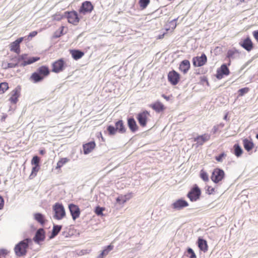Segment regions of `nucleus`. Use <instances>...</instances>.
<instances>
[{"mask_svg":"<svg viewBox=\"0 0 258 258\" xmlns=\"http://www.w3.org/2000/svg\"><path fill=\"white\" fill-rule=\"evenodd\" d=\"M252 34L255 39L258 42V30L252 32Z\"/></svg>","mask_w":258,"mask_h":258,"instance_id":"obj_57","label":"nucleus"},{"mask_svg":"<svg viewBox=\"0 0 258 258\" xmlns=\"http://www.w3.org/2000/svg\"><path fill=\"white\" fill-rule=\"evenodd\" d=\"M215 191V188L210 186H206V193L208 195L213 194Z\"/></svg>","mask_w":258,"mask_h":258,"instance_id":"obj_49","label":"nucleus"},{"mask_svg":"<svg viewBox=\"0 0 258 258\" xmlns=\"http://www.w3.org/2000/svg\"><path fill=\"white\" fill-rule=\"evenodd\" d=\"M249 91V88L247 87L242 88L238 90V95L239 96H242L246 93H247Z\"/></svg>","mask_w":258,"mask_h":258,"instance_id":"obj_46","label":"nucleus"},{"mask_svg":"<svg viewBox=\"0 0 258 258\" xmlns=\"http://www.w3.org/2000/svg\"><path fill=\"white\" fill-rule=\"evenodd\" d=\"M211 135L208 134H204L202 135H199L194 138V142H197L198 146H202L204 143L209 141L210 139Z\"/></svg>","mask_w":258,"mask_h":258,"instance_id":"obj_17","label":"nucleus"},{"mask_svg":"<svg viewBox=\"0 0 258 258\" xmlns=\"http://www.w3.org/2000/svg\"><path fill=\"white\" fill-rule=\"evenodd\" d=\"M201 81L203 83H206L207 85H209V82H208V79L206 77H205V76L201 77Z\"/></svg>","mask_w":258,"mask_h":258,"instance_id":"obj_58","label":"nucleus"},{"mask_svg":"<svg viewBox=\"0 0 258 258\" xmlns=\"http://www.w3.org/2000/svg\"><path fill=\"white\" fill-rule=\"evenodd\" d=\"M20 67V63L17 62L16 63H12L9 62L7 64V67H5V69H9V68H15L16 67Z\"/></svg>","mask_w":258,"mask_h":258,"instance_id":"obj_48","label":"nucleus"},{"mask_svg":"<svg viewBox=\"0 0 258 258\" xmlns=\"http://www.w3.org/2000/svg\"><path fill=\"white\" fill-rule=\"evenodd\" d=\"M69 159L67 158H61L57 163L56 169L60 168L64 164L69 162Z\"/></svg>","mask_w":258,"mask_h":258,"instance_id":"obj_37","label":"nucleus"},{"mask_svg":"<svg viewBox=\"0 0 258 258\" xmlns=\"http://www.w3.org/2000/svg\"><path fill=\"white\" fill-rule=\"evenodd\" d=\"M30 79L33 83H37L42 81L44 78L36 71L32 74Z\"/></svg>","mask_w":258,"mask_h":258,"instance_id":"obj_31","label":"nucleus"},{"mask_svg":"<svg viewBox=\"0 0 258 258\" xmlns=\"http://www.w3.org/2000/svg\"><path fill=\"white\" fill-rule=\"evenodd\" d=\"M254 59V57L251 58L250 59L248 60L246 62L243 64V66L242 67L241 69H244L246 67H247L250 63L252 62Z\"/></svg>","mask_w":258,"mask_h":258,"instance_id":"obj_51","label":"nucleus"},{"mask_svg":"<svg viewBox=\"0 0 258 258\" xmlns=\"http://www.w3.org/2000/svg\"><path fill=\"white\" fill-rule=\"evenodd\" d=\"M105 210L103 207H101L99 206L95 207L94 212L95 214L98 216H101L103 215V211Z\"/></svg>","mask_w":258,"mask_h":258,"instance_id":"obj_42","label":"nucleus"},{"mask_svg":"<svg viewBox=\"0 0 258 258\" xmlns=\"http://www.w3.org/2000/svg\"><path fill=\"white\" fill-rule=\"evenodd\" d=\"M150 107L157 113L163 111L165 108L164 105L159 101L150 104Z\"/></svg>","mask_w":258,"mask_h":258,"instance_id":"obj_22","label":"nucleus"},{"mask_svg":"<svg viewBox=\"0 0 258 258\" xmlns=\"http://www.w3.org/2000/svg\"><path fill=\"white\" fill-rule=\"evenodd\" d=\"M239 54L240 52L239 51L235 48H233L231 49L228 50L227 54V57L230 59H233L238 57L239 56Z\"/></svg>","mask_w":258,"mask_h":258,"instance_id":"obj_25","label":"nucleus"},{"mask_svg":"<svg viewBox=\"0 0 258 258\" xmlns=\"http://www.w3.org/2000/svg\"><path fill=\"white\" fill-rule=\"evenodd\" d=\"M7 253V250L3 248L0 249V255H3L5 256Z\"/></svg>","mask_w":258,"mask_h":258,"instance_id":"obj_56","label":"nucleus"},{"mask_svg":"<svg viewBox=\"0 0 258 258\" xmlns=\"http://www.w3.org/2000/svg\"><path fill=\"white\" fill-rule=\"evenodd\" d=\"M131 195L132 194L131 193L126 195L118 197L116 199V202L120 204H124L131 198Z\"/></svg>","mask_w":258,"mask_h":258,"instance_id":"obj_34","label":"nucleus"},{"mask_svg":"<svg viewBox=\"0 0 258 258\" xmlns=\"http://www.w3.org/2000/svg\"><path fill=\"white\" fill-rule=\"evenodd\" d=\"M4 198L0 195V210H2L4 208Z\"/></svg>","mask_w":258,"mask_h":258,"instance_id":"obj_55","label":"nucleus"},{"mask_svg":"<svg viewBox=\"0 0 258 258\" xmlns=\"http://www.w3.org/2000/svg\"><path fill=\"white\" fill-rule=\"evenodd\" d=\"M9 89L8 83L2 82L0 83V93H4Z\"/></svg>","mask_w":258,"mask_h":258,"instance_id":"obj_39","label":"nucleus"},{"mask_svg":"<svg viewBox=\"0 0 258 258\" xmlns=\"http://www.w3.org/2000/svg\"><path fill=\"white\" fill-rule=\"evenodd\" d=\"M207 61V57L205 53H202L200 56H196L192 58L193 65L195 67H202Z\"/></svg>","mask_w":258,"mask_h":258,"instance_id":"obj_14","label":"nucleus"},{"mask_svg":"<svg viewBox=\"0 0 258 258\" xmlns=\"http://www.w3.org/2000/svg\"><path fill=\"white\" fill-rule=\"evenodd\" d=\"M53 210L54 212L53 217L56 220H61L66 216L65 209L62 204L56 203L53 206Z\"/></svg>","mask_w":258,"mask_h":258,"instance_id":"obj_3","label":"nucleus"},{"mask_svg":"<svg viewBox=\"0 0 258 258\" xmlns=\"http://www.w3.org/2000/svg\"><path fill=\"white\" fill-rule=\"evenodd\" d=\"M197 244L199 249L204 252L208 250V244L207 241L202 237H199L197 240Z\"/></svg>","mask_w":258,"mask_h":258,"instance_id":"obj_20","label":"nucleus"},{"mask_svg":"<svg viewBox=\"0 0 258 258\" xmlns=\"http://www.w3.org/2000/svg\"><path fill=\"white\" fill-rule=\"evenodd\" d=\"M70 53L72 57L75 60H78L82 57L84 55V52L79 49H73L70 50Z\"/></svg>","mask_w":258,"mask_h":258,"instance_id":"obj_26","label":"nucleus"},{"mask_svg":"<svg viewBox=\"0 0 258 258\" xmlns=\"http://www.w3.org/2000/svg\"><path fill=\"white\" fill-rule=\"evenodd\" d=\"M107 131L110 136L114 135L117 132L115 126L109 125L107 126Z\"/></svg>","mask_w":258,"mask_h":258,"instance_id":"obj_38","label":"nucleus"},{"mask_svg":"<svg viewBox=\"0 0 258 258\" xmlns=\"http://www.w3.org/2000/svg\"><path fill=\"white\" fill-rule=\"evenodd\" d=\"M66 63L63 58H60L52 64V72L59 73L63 71Z\"/></svg>","mask_w":258,"mask_h":258,"instance_id":"obj_8","label":"nucleus"},{"mask_svg":"<svg viewBox=\"0 0 258 258\" xmlns=\"http://www.w3.org/2000/svg\"><path fill=\"white\" fill-rule=\"evenodd\" d=\"M40 169V165H34L32 167L31 173L30 176H35L37 175V172L39 171Z\"/></svg>","mask_w":258,"mask_h":258,"instance_id":"obj_44","label":"nucleus"},{"mask_svg":"<svg viewBox=\"0 0 258 258\" xmlns=\"http://www.w3.org/2000/svg\"><path fill=\"white\" fill-rule=\"evenodd\" d=\"M20 96V91L17 88L12 92V96L10 98V101L13 104H16L18 101V97Z\"/></svg>","mask_w":258,"mask_h":258,"instance_id":"obj_28","label":"nucleus"},{"mask_svg":"<svg viewBox=\"0 0 258 258\" xmlns=\"http://www.w3.org/2000/svg\"><path fill=\"white\" fill-rule=\"evenodd\" d=\"M62 228L61 225H53V228L51 231V233L49 236L50 239L54 238L60 232Z\"/></svg>","mask_w":258,"mask_h":258,"instance_id":"obj_30","label":"nucleus"},{"mask_svg":"<svg viewBox=\"0 0 258 258\" xmlns=\"http://www.w3.org/2000/svg\"><path fill=\"white\" fill-rule=\"evenodd\" d=\"M164 35H165V33H164L163 34H162L161 35H158V39H162L164 37Z\"/></svg>","mask_w":258,"mask_h":258,"instance_id":"obj_63","label":"nucleus"},{"mask_svg":"<svg viewBox=\"0 0 258 258\" xmlns=\"http://www.w3.org/2000/svg\"><path fill=\"white\" fill-rule=\"evenodd\" d=\"M186 255L189 258H197L196 255L194 251L190 247L187 248L186 250Z\"/></svg>","mask_w":258,"mask_h":258,"instance_id":"obj_43","label":"nucleus"},{"mask_svg":"<svg viewBox=\"0 0 258 258\" xmlns=\"http://www.w3.org/2000/svg\"><path fill=\"white\" fill-rule=\"evenodd\" d=\"M69 209L74 220H75L79 217L81 211L79 207L77 205L74 204H70L69 205Z\"/></svg>","mask_w":258,"mask_h":258,"instance_id":"obj_16","label":"nucleus"},{"mask_svg":"<svg viewBox=\"0 0 258 258\" xmlns=\"http://www.w3.org/2000/svg\"><path fill=\"white\" fill-rule=\"evenodd\" d=\"M45 153H46V151H45V149H41L39 150V153H40V154H41L42 155L45 154Z\"/></svg>","mask_w":258,"mask_h":258,"instance_id":"obj_61","label":"nucleus"},{"mask_svg":"<svg viewBox=\"0 0 258 258\" xmlns=\"http://www.w3.org/2000/svg\"><path fill=\"white\" fill-rule=\"evenodd\" d=\"M94 10V6L90 1H85L83 2L79 9V12L80 14L84 15L90 14Z\"/></svg>","mask_w":258,"mask_h":258,"instance_id":"obj_6","label":"nucleus"},{"mask_svg":"<svg viewBox=\"0 0 258 258\" xmlns=\"http://www.w3.org/2000/svg\"><path fill=\"white\" fill-rule=\"evenodd\" d=\"M190 68V62L189 60L184 59L182 60L179 67V69L184 74H186Z\"/></svg>","mask_w":258,"mask_h":258,"instance_id":"obj_24","label":"nucleus"},{"mask_svg":"<svg viewBox=\"0 0 258 258\" xmlns=\"http://www.w3.org/2000/svg\"><path fill=\"white\" fill-rule=\"evenodd\" d=\"M243 144L244 149L248 152L252 150L253 147V143L247 139H244L243 140Z\"/></svg>","mask_w":258,"mask_h":258,"instance_id":"obj_33","label":"nucleus"},{"mask_svg":"<svg viewBox=\"0 0 258 258\" xmlns=\"http://www.w3.org/2000/svg\"><path fill=\"white\" fill-rule=\"evenodd\" d=\"M36 72L44 78L48 76L50 74V70L48 67L46 66H42L39 67L37 69Z\"/></svg>","mask_w":258,"mask_h":258,"instance_id":"obj_23","label":"nucleus"},{"mask_svg":"<svg viewBox=\"0 0 258 258\" xmlns=\"http://www.w3.org/2000/svg\"><path fill=\"white\" fill-rule=\"evenodd\" d=\"M224 177L225 172L224 170L221 168H216L213 170L211 179L215 183H218L222 181Z\"/></svg>","mask_w":258,"mask_h":258,"instance_id":"obj_5","label":"nucleus"},{"mask_svg":"<svg viewBox=\"0 0 258 258\" xmlns=\"http://www.w3.org/2000/svg\"><path fill=\"white\" fill-rule=\"evenodd\" d=\"M127 124L128 128L132 133H136L139 129L137 122L133 117H128L127 119Z\"/></svg>","mask_w":258,"mask_h":258,"instance_id":"obj_18","label":"nucleus"},{"mask_svg":"<svg viewBox=\"0 0 258 258\" xmlns=\"http://www.w3.org/2000/svg\"><path fill=\"white\" fill-rule=\"evenodd\" d=\"M216 126H218L219 129L220 128H223L224 126V124L223 123H220V124L217 125Z\"/></svg>","mask_w":258,"mask_h":258,"instance_id":"obj_62","label":"nucleus"},{"mask_svg":"<svg viewBox=\"0 0 258 258\" xmlns=\"http://www.w3.org/2000/svg\"><path fill=\"white\" fill-rule=\"evenodd\" d=\"M64 18L68 19V22L73 24L74 25H77L80 21L78 13L75 11L70 12H65L63 14Z\"/></svg>","mask_w":258,"mask_h":258,"instance_id":"obj_4","label":"nucleus"},{"mask_svg":"<svg viewBox=\"0 0 258 258\" xmlns=\"http://www.w3.org/2000/svg\"><path fill=\"white\" fill-rule=\"evenodd\" d=\"M64 18V17L63 16V14L62 15H56L54 16L53 19L55 20L59 21Z\"/></svg>","mask_w":258,"mask_h":258,"instance_id":"obj_52","label":"nucleus"},{"mask_svg":"<svg viewBox=\"0 0 258 258\" xmlns=\"http://www.w3.org/2000/svg\"><path fill=\"white\" fill-rule=\"evenodd\" d=\"M40 59V57H27V59L25 61H23L20 63V67H24L29 64H31Z\"/></svg>","mask_w":258,"mask_h":258,"instance_id":"obj_27","label":"nucleus"},{"mask_svg":"<svg viewBox=\"0 0 258 258\" xmlns=\"http://www.w3.org/2000/svg\"><path fill=\"white\" fill-rule=\"evenodd\" d=\"M233 153L237 157L241 156L243 150L238 144H235L233 146Z\"/></svg>","mask_w":258,"mask_h":258,"instance_id":"obj_35","label":"nucleus"},{"mask_svg":"<svg viewBox=\"0 0 258 258\" xmlns=\"http://www.w3.org/2000/svg\"><path fill=\"white\" fill-rule=\"evenodd\" d=\"M26 37L18 38L10 44V50L19 54L20 53V43L24 40Z\"/></svg>","mask_w":258,"mask_h":258,"instance_id":"obj_13","label":"nucleus"},{"mask_svg":"<svg viewBox=\"0 0 258 258\" xmlns=\"http://www.w3.org/2000/svg\"><path fill=\"white\" fill-rule=\"evenodd\" d=\"M162 97L167 101L169 100V99H170V96H166L165 94H162Z\"/></svg>","mask_w":258,"mask_h":258,"instance_id":"obj_59","label":"nucleus"},{"mask_svg":"<svg viewBox=\"0 0 258 258\" xmlns=\"http://www.w3.org/2000/svg\"><path fill=\"white\" fill-rule=\"evenodd\" d=\"M95 146L96 144L94 141H91L84 144L83 146L84 154L87 155L90 153L95 148Z\"/></svg>","mask_w":258,"mask_h":258,"instance_id":"obj_21","label":"nucleus"},{"mask_svg":"<svg viewBox=\"0 0 258 258\" xmlns=\"http://www.w3.org/2000/svg\"><path fill=\"white\" fill-rule=\"evenodd\" d=\"M239 45L248 52L250 51L253 48V44L249 36L241 39L239 43Z\"/></svg>","mask_w":258,"mask_h":258,"instance_id":"obj_10","label":"nucleus"},{"mask_svg":"<svg viewBox=\"0 0 258 258\" xmlns=\"http://www.w3.org/2000/svg\"><path fill=\"white\" fill-rule=\"evenodd\" d=\"M37 33H38V32L36 31H32V32H30L28 36H25L26 38L24 39L29 40L30 37L32 38V37L35 36L37 34Z\"/></svg>","mask_w":258,"mask_h":258,"instance_id":"obj_50","label":"nucleus"},{"mask_svg":"<svg viewBox=\"0 0 258 258\" xmlns=\"http://www.w3.org/2000/svg\"><path fill=\"white\" fill-rule=\"evenodd\" d=\"M28 54L26 53L22 54L21 55H19L18 57H15L11 59L12 60H15V59L17 60V62L19 63H21V61H25L27 59Z\"/></svg>","mask_w":258,"mask_h":258,"instance_id":"obj_36","label":"nucleus"},{"mask_svg":"<svg viewBox=\"0 0 258 258\" xmlns=\"http://www.w3.org/2000/svg\"><path fill=\"white\" fill-rule=\"evenodd\" d=\"M31 242L32 240L29 238H25L18 242L14 248L16 255L19 257L25 255L27 252V249Z\"/></svg>","mask_w":258,"mask_h":258,"instance_id":"obj_1","label":"nucleus"},{"mask_svg":"<svg viewBox=\"0 0 258 258\" xmlns=\"http://www.w3.org/2000/svg\"><path fill=\"white\" fill-rule=\"evenodd\" d=\"M7 117V115L6 114H4L2 117L1 120L2 121H5Z\"/></svg>","mask_w":258,"mask_h":258,"instance_id":"obj_60","label":"nucleus"},{"mask_svg":"<svg viewBox=\"0 0 258 258\" xmlns=\"http://www.w3.org/2000/svg\"><path fill=\"white\" fill-rule=\"evenodd\" d=\"M227 118H228V113H226L223 117V119L224 120H227Z\"/></svg>","mask_w":258,"mask_h":258,"instance_id":"obj_64","label":"nucleus"},{"mask_svg":"<svg viewBox=\"0 0 258 258\" xmlns=\"http://www.w3.org/2000/svg\"><path fill=\"white\" fill-rule=\"evenodd\" d=\"M201 190L198 185L194 184L188 192L186 196L192 202H196L200 199L201 196Z\"/></svg>","mask_w":258,"mask_h":258,"instance_id":"obj_2","label":"nucleus"},{"mask_svg":"<svg viewBox=\"0 0 258 258\" xmlns=\"http://www.w3.org/2000/svg\"><path fill=\"white\" fill-rule=\"evenodd\" d=\"M219 126L215 125L213 126V128L211 130V133H212L213 134H216L219 131Z\"/></svg>","mask_w":258,"mask_h":258,"instance_id":"obj_54","label":"nucleus"},{"mask_svg":"<svg viewBox=\"0 0 258 258\" xmlns=\"http://www.w3.org/2000/svg\"><path fill=\"white\" fill-rule=\"evenodd\" d=\"M115 126L117 132L120 134H124L126 131V128L122 120L120 119L116 121Z\"/></svg>","mask_w":258,"mask_h":258,"instance_id":"obj_19","label":"nucleus"},{"mask_svg":"<svg viewBox=\"0 0 258 258\" xmlns=\"http://www.w3.org/2000/svg\"><path fill=\"white\" fill-rule=\"evenodd\" d=\"M34 219L41 225H44L45 223V216L40 213H35L34 214Z\"/></svg>","mask_w":258,"mask_h":258,"instance_id":"obj_29","label":"nucleus"},{"mask_svg":"<svg viewBox=\"0 0 258 258\" xmlns=\"http://www.w3.org/2000/svg\"><path fill=\"white\" fill-rule=\"evenodd\" d=\"M113 246L111 244L108 245L105 247L104 249L101 251L100 254L97 256V258H103L105 256L107 255L108 253L113 249Z\"/></svg>","mask_w":258,"mask_h":258,"instance_id":"obj_32","label":"nucleus"},{"mask_svg":"<svg viewBox=\"0 0 258 258\" xmlns=\"http://www.w3.org/2000/svg\"><path fill=\"white\" fill-rule=\"evenodd\" d=\"M45 238V231L43 228H40L36 231L33 240L36 243L39 244L40 242L44 240Z\"/></svg>","mask_w":258,"mask_h":258,"instance_id":"obj_15","label":"nucleus"},{"mask_svg":"<svg viewBox=\"0 0 258 258\" xmlns=\"http://www.w3.org/2000/svg\"><path fill=\"white\" fill-rule=\"evenodd\" d=\"M230 74L229 70L227 64L226 63L222 64L220 68L217 69L216 77L218 80H221L223 78L224 76H228Z\"/></svg>","mask_w":258,"mask_h":258,"instance_id":"obj_9","label":"nucleus"},{"mask_svg":"<svg viewBox=\"0 0 258 258\" xmlns=\"http://www.w3.org/2000/svg\"><path fill=\"white\" fill-rule=\"evenodd\" d=\"M180 79V75L174 70L170 71L168 74V80L172 85H177Z\"/></svg>","mask_w":258,"mask_h":258,"instance_id":"obj_12","label":"nucleus"},{"mask_svg":"<svg viewBox=\"0 0 258 258\" xmlns=\"http://www.w3.org/2000/svg\"><path fill=\"white\" fill-rule=\"evenodd\" d=\"M150 116V113L147 110H144L137 114L136 118L142 127H145L147 125L148 118Z\"/></svg>","mask_w":258,"mask_h":258,"instance_id":"obj_7","label":"nucleus"},{"mask_svg":"<svg viewBox=\"0 0 258 258\" xmlns=\"http://www.w3.org/2000/svg\"><path fill=\"white\" fill-rule=\"evenodd\" d=\"M188 206V203L187 202L182 198H181L172 203L171 205V208L175 210H180Z\"/></svg>","mask_w":258,"mask_h":258,"instance_id":"obj_11","label":"nucleus"},{"mask_svg":"<svg viewBox=\"0 0 258 258\" xmlns=\"http://www.w3.org/2000/svg\"><path fill=\"white\" fill-rule=\"evenodd\" d=\"M226 156V154L224 152H222L218 156L215 157V159L218 162H222L223 161V158Z\"/></svg>","mask_w":258,"mask_h":258,"instance_id":"obj_47","label":"nucleus"},{"mask_svg":"<svg viewBox=\"0 0 258 258\" xmlns=\"http://www.w3.org/2000/svg\"><path fill=\"white\" fill-rule=\"evenodd\" d=\"M177 20V18L174 19L171 21L170 22V26H172V29H174L176 26V21Z\"/></svg>","mask_w":258,"mask_h":258,"instance_id":"obj_53","label":"nucleus"},{"mask_svg":"<svg viewBox=\"0 0 258 258\" xmlns=\"http://www.w3.org/2000/svg\"><path fill=\"white\" fill-rule=\"evenodd\" d=\"M150 0H139V4L142 10L146 9L150 3Z\"/></svg>","mask_w":258,"mask_h":258,"instance_id":"obj_40","label":"nucleus"},{"mask_svg":"<svg viewBox=\"0 0 258 258\" xmlns=\"http://www.w3.org/2000/svg\"><path fill=\"white\" fill-rule=\"evenodd\" d=\"M200 177L202 179L203 181L205 182L208 181L209 180V175L208 173L204 170H202L200 171Z\"/></svg>","mask_w":258,"mask_h":258,"instance_id":"obj_41","label":"nucleus"},{"mask_svg":"<svg viewBox=\"0 0 258 258\" xmlns=\"http://www.w3.org/2000/svg\"><path fill=\"white\" fill-rule=\"evenodd\" d=\"M40 159L37 156H34L31 160V164L34 165H40L39 162Z\"/></svg>","mask_w":258,"mask_h":258,"instance_id":"obj_45","label":"nucleus"}]
</instances>
